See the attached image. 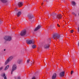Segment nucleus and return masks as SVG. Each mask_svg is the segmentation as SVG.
Listing matches in <instances>:
<instances>
[{"label": "nucleus", "instance_id": "obj_19", "mask_svg": "<svg viewBox=\"0 0 79 79\" xmlns=\"http://www.w3.org/2000/svg\"><path fill=\"white\" fill-rule=\"evenodd\" d=\"M28 17L29 19H32L33 18V17L32 16H28Z\"/></svg>", "mask_w": 79, "mask_h": 79}, {"label": "nucleus", "instance_id": "obj_10", "mask_svg": "<svg viewBox=\"0 0 79 79\" xmlns=\"http://www.w3.org/2000/svg\"><path fill=\"white\" fill-rule=\"evenodd\" d=\"M64 75V72H62L60 73V77H63Z\"/></svg>", "mask_w": 79, "mask_h": 79}, {"label": "nucleus", "instance_id": "obj_1", "mask_svg": "<svg viewBox=\"0 0 79 79\" xmlns=\"http://www.w3.org/2000/svg\"><path fill=\"white\" fill-rule=\"evenodd\" d=\"M52 15H53V16H54V17H53V19L58 18V19H60L61 18H62L61 15L60 14H58L57 15V17L56 16H55V15H56V13H55L54 12H53L52 13Z\"/></svg>", "mask_w": 79, "mask_h": 79}, {"label": "nucleus", "instance_id": "obj_15", "mask_svg": "<svg viewBox=\"0 0 79 79\" xmlns=\"http://www.w3.org/2000/svg\"><path fill=\"white\" fill-rule=\"evenodd\" d=\"M1 1L3 3H7L8 2L7 0H1Z\"/></svg>", "mask_w": 79, "mask_h": 79}, {"label": "nucleus", "instance_id": "obj_14", "mask_svg": "<svg viewBox=\"0 0 79 79\" xmlns=\"http://www.w3.org/2000/svg\"><path fill=\"white\" fill-rule=\"evenodd\" d=\"M49 47V45L48 44H46L44 46V48H48Z\"/></svg>", "mask_w": 79, "mask_h": 79}, {"label": "nucleus", "instance_id": "obj_18", "mask_svg": "<svg viewBox=\"0 0 79 79\" xmlns=\"http://www.w3.org/2000/svg\"><path fill=\"white\" fill-rule=\"evenodd\" d=\"M71 3L72 5H73V6H75V5H76V2H74V1H72Z\"/></svg>", "mask_w": 79, "mask_h": 79}, {"label": "nucleus", "instance_id": "obj_7", "mask_svg": "<svg viewBox=\"0 0 79 79\" xmlns=\"http://www.w3.org/2000/svg\"><path fill=\"white\" fill-rule=\"evenodd\" d=\"M26 34V31L25 30H23L20 33V35L21 36H24Z\"/></svg>", "mask_w": 79, "mask_h": 79}, {"label": "nucleus", "instance_id": "obj_9", "mask_svg": "<svg viewBox=\"0 0 79 79\" xmlns=\"http://www.w3.org/2000/svg\"><path fill=\"white\" fill-rule=\"evenodd\" d=\"M40 27H41V26L38 25L36 28H35L34 31H37L38 29H39L40 28Z\"/></svg>", "mask_w": 79, "mask_h": 79}, {"label": "nucleus", "instance_id": "obj_23", "mask_svg": "<svg viewBox=\"0 0 79 79\" xmlns=\"http://www.w3.org/2000/svg\"><path fill=\"white\" fill-rule=\"evenodd\" d=\"M70 32L71 33H73V32H74V31H73V30H72Z\"/></svg>", "mask_w": 79, "mask_h": 79}, {"label": "nucleus", "instance_id": "obj_27", "mask_svg": "<svg viewBox=\"0 0 79 79\" xmlns=\"http://www.w3.org/2000/svg\"><path fill=\"white\" fill-rule=\"evenodd\" d=\"M29 62V60H28L27 61V63H28Z\"/></svg>", "mask_w": 79, "mask_h": 79}, {"label": "nucleus", "instance_id": "obj_2", "mask_svg": "<svg viewBox=\"0 0 79 79\" xmlns=\"http://www.w3.org/2000/svg\"><path fill=\"white\" fill-rule=\"evenodd\" d=\"M13 57L12 56L10 57L5 62V65H6V64H8V63H9V62H10V61L13 59Z\"/></svg>", "mask_w": 79, "mask_h": 79}, {"label": "nucleus", "instance_id": "obj_29", "mask_svg": "<svg viewBox=\"0 0 79 79\" xmlns=\"http://www.w3.org/2000/svg\"><path fill=\"white\" fill-rule=\"evenodd\" d=\"M4 51H5V49H4Z\"/></svg>", "mask_w": 79, "mask_h": 79}, {"label": "nucleus", "instance_id": "obj_25", "mask_svg": "<svg viewBox=\"0 0 79 79\" xmlns=\"http://www.w3.org/2000/svg\"><path fill=\"white\" fill-rule=\"evenodd\" d=\"M17 79H21V78L20 77H18Z\"/></svg>", "mask_w": 79, "mask_h": 79}, {"label": "nucleus", "instance_id": "obj_11", "mask_svg": "<svg viewBox=\"0 0 79 79\" xmlns=\"http://www.w3.org/2000/svg\"><path fill=\"white\" fill-rule=\"evenodd\" d=\"M2 76L4 77V79H7L6 78V77L5 76V73H3L1 75Z\"/></svg>", "mask_w": 79, "mask_h": 79}, {"label": "nucleus", "instance_id": "obj_13", "mask_svg": "<svg viewBox=\"0 0 79 79\" xmlns=\"http://www.w3.org/2000/svg\"><path fill=\"white\" fill-rule=\"evenodd\" d=\"M18 5L19 7H21V6H22L23 5V2H19L18 4Z\"/></svg>", "mask_w": 79, "mask_h": 79}, {"label": "nucleus", "instance_id": "obj_16", "mask_svg": "<svg viewBox=\"0 0 79 79\" xmlns=\"http://www.w3.org/2000/svg\"><path fill=\"white\" fill-rule=\"evenodd\" d=\"M21 15V12L19 11V12L17 14V16L18 17H19V16H20Z\"/></svg>", "mask_w": 79, "mask_h": 79}, {"label": "nucleus", "instance_id": "obj_28", "mask_svg": "<svg viewBox=\"0 0 79 79\" xmlns=\"http://www.w3.org/2000/svg\"><path fill=\"white\" fill-rule=\"evenodd\" d=\"M43 4H44L43 3H42L41 4L42 5H43Z\"/></svg>", "mask_w": 79, "mask_h": 79}, {"label": "nucleus", "instance_id": "obj_17", "mask_svg": "<svg viewBox=\"0 0 79 79\" xmlns=\"http://www.w3.org/2000/svg\"><path fill=\"white\" fill-rule=\"evenodd\" d=\"M9 67H10V65H7L5 68L4 69V70L5 71H6V70H7L9 68Z\"/></svg>", "mask_w": 79, "mask_h": 79}, {"label": "nucleus", "instance_id": "obj_6", "mask_svg": "<svg viewBox=\"0 0 79 79\" xmlns=\"http://www.w3.org/2000/svg\"><path fill=\"white\" fill-rule=\"evenodd\" d=\"M26 42L28 44H34V41L31 40H27Z\"/></svg>", "mask_w": 79, "mask_h": 79}, {"label": "nucleus", "instance_id": "obj_21", "mask_svg": "<svg viewBox=\"0 0 79 79\" xmlns=\"http://www.w3.org/2000/svg\"><path fill=\"white\" fill-rule=\"evenodd\" d=\"M72 15H74L75 16H76V14H75V13H74V12H73Z\"/></svg>", "mask_w": 79, "mask_h": 79}, {"label": "nucleus", "instance_id": "obj_3", "mask_svg": "<svg viewBox=\"0 0 79 79\" xmlns=\"http://www.w3.org/2000/svg\"><path fill=\"white\" fill-rule=\"evenodd\" d=\"M4 39L6 40L10 41L11 40V37L9 36H6L4 37Z\"/></svg>", "mask_w": 79, "mask_h": 79}, {"label": "nucleus", "instance_id": "obj_26", "mask_svg": "<svg viewBox=\"0 0 79 79\" xmlns=\"http://www.w3.org/2000/svg\"><path fill=\"white\" fill-rule=\"evenodd\" d=\"M57 26L58 27H60V25H59V24H57Z\"/></svg>", "mask_w": 79, "mask_h": 79}, {"label": "nucleus", "instance_id": "obj_4", "mask_svg": "<svg viewBox=\"0 0 79 79\" xmlns=\"http://www.w3.org/2000/svg\"><path fill=\"white\" fill-rule=\"evenodd\" d=\"M53 37L54 39H60V35L57 34H55L53 35Z\"/></svg>", "mask_w": 79, "mask_h": 79}, {"label": "nucleus", "instance_id": "obj_5", "mask_svg": "<svg viewBox=\"0 0 79 79\" xmlns=\"http://www.w3.org/2000/svg\"><path fill=\"white\" fill-rule=\"evenodd\" d=\"M16 68H17L16 65L15 64L13 65V66L12 71H11V74H13V72L15 70H16Z\"/></svg>", "mask_w": 79, "mask_h": 79}, {"label": "nucleus", "instance_id": "obj_22", "mask_svg": "<svg viewBox=\"0 0 79 79\" xmlns=\"http://www.w3.org/2000/svg\"><path fill=\"white\" fill-rule=\"evenodd\" d=\"M3 69V67H1L0 68V71H1V70H2V69Z\"/></svg>", "mask_w": 79, "mask_h": 79}, {"label": "nucleus", "instance_id": "obj_30", "mask_svg": "<svg viewBox=\"0 0 79 79\" xmlns=\"http://www.w3.org/2000/svg\"><path fill=\"white\" fill-rule=\"evenodd\" d=\"M1 21V20L0 19V22Z\"/></svg>", "mask_w": 79, "mask_h": 79}, {"label": "nucleus", "instance_id": "obj_24", "mask_svg": "<svg viewBox=\"0 0 79 79\" xmlns=\"http://www.w3.org/2000/svg\"><path fill=\"white\" fill-rule=\"evenodd\" d=\"M73 71H72L71 72V74H73Z\"/></svg>", "mask_w": 79, "mask_h": 79}, {"label": "nucleus", "instance_id": "obj_12", "mask_svg": "<svg viewBox=\"0 0 79 79\" xmlns=\"http://www.w3.org/2000/svg\"><path fill=\"white\" fill-rule=\"evenodd\" d=\"M22 61V59H19L17 61V63L19 64V63H21V62Z\"/></svg>", "mask_w": 79, "mask_h": 79}, {"label": "nucleus", "instance_id": "obj_20", "mask_svg": "<svg viewBox=\"0 0 79 79\" xmlns=\"http://www.w3.org/2000/svg\"><path fill=\"white\" fill-rule=\"evenodd\" d=\"M36 47V46H35V45H33L32 46V47L33 48H35Z\"/></svg>", "mask_w": 79, "mask_h": 79}, {"label": "nucleus", "instance_id": "obj_8", "mask_svg": "<svg viewBox=\"0 0 79 79\" xmlns=\"http://www.w3.org/2000/svg\"><path fill=\"white\" fill-rule=\"evenodd\" d=\"M56 77V73H54L52 77V79H55Z\"/></svg>", "mask_w": 79, "mask_h": 79}]
</instances>
